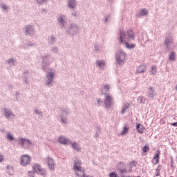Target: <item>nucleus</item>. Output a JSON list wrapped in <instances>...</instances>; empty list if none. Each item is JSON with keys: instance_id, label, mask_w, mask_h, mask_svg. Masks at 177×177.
Listing matches in <instances>:
<instances>
[{"instance_id": "45", "label": "nucleus", "mask_w": 177, "mask_h": 177, "mask_svg": "<svg viewBox=\"0 0 177 177\" xmlns=\"http://www.w3.org/2000/svg\"><path fill=\"white\" fill-rule=\"evenodd\" d=\"M49 39H50L49 44H53V43L56 42V37H55V36H53V35L50 36Z\"/></svg>"}, {"instance_id": "22", "label": "nucleus", "mask_w": 177, "mask_h": 177, "mask_svg": "<svg viewBox=\"0 0 177 177\" xmlns=\"http://www.w3.org/2000/svg\"><path fill=\"white\" fill-rule=\"evenodd\" d=\"M146 71H147V66L145 64L138 66L136 69V73L138 74H143V73H146Z\"/></svg>"}, {"instance_id": "20", "label": "nucleus", "mask_w": 177, "mask_h": 177, "mask_svg": "<svg viewBox=\"0 0 177 177\" xmlns=\"http://www.w3.org/2000/svg\"><path fill=\"white\" fill-rule=\"evenodd\" d=\"M111 88V86L110 84H105L102 86L100 91L102 95H104V96H106V95H110V93H107L110 92Z\"/></svg>"}, {"instance_id": "31", "label": "nucleus", "mask_w": 177, "mask_h": 177, "mask_svg": "<svg viewBox=\"0 0 177 177\" xmlns=\"http://www.w3.org/2000/svg\"><path fill=\"white\" fill-rule=\"evenodd\" d=\"M6 63L10 66H15V64H16V60L13 58H10L6 61Z\"/></svg>"}, {"instance_id": "34", "label": "nucleus", "mask_w": 177, "mask_h": 177, "mask_svg": "<svg viewBox=\"0 0 177 177\" xmlns=\"http://www.w3.org/2000/svg\"><path fill=\"white\" fill-rule=\"evenodd\" d=\"M0 8H1L2 12H9V6H8V5H6L5 3H1L0 5Z\"/></svg>"}, {"instance_id": "49", "label": "nucleus", "mask_w": 177, "mask_h": 177, "mask_svg": "<svg viewBox=\"0 0 177 177\" xmlns=\"http://www.w3.org/2000/svg\"><path fill=\"white\" fill-rule=\"evenodd\" d=\"M94 50H95V52H100V49L99 48V46L95 45V46H94Z\"/></svg>"}, {"instance_id": "37", "label": "nucleus", "mask_w": 177, "mask_h": 177, "mask_svg": "<svg viewBox=\"0 0 177 177\" xmlns=\"http://www.w3.org/2000/svg\"><path fill=\"white\" fill-rule=\"evenodd\" d=\"M35 2L38 6H42L45 2H48V0H35Z\"/></svg>"}, {"instance_id": "42", "label": "nucleus", "mask_w": 177, "mask_h": 177, "mask_svg": "<svg viewBox=\"0 0 177 177\" xmlns=\"http://www.w3.org/2000/svg\"><path fill=\"white\" fill-rule=\"evenodd\" d=\"M169 60H171V62L175 61V53L171 52L169 55Z\"/></svg>"}, {"instance_id": "3", "label": "nucleus", "mask_w": 177, "mask_h": 177, "mask_svg": "<svg viewBox=\"0 0 177 177\" xmlns=\"http://www.w3.org/2000/svg\"><path fill=\"white\" fill-rule=\"evenodd\" d=\"M82 162L80 159H75L74 160L73 171L75 172V176L84 177V172L85 170L82 169Z\"/></svg>"}, {"instance_id": "2", "label": "nucleus", "mask_w": 177, "mask_h": 177, "mask_svg": "<svg viewBox=\"0 0 177 177\" xmlns=\"http://www.w3.org/2000/svg\"><path fill=\"white\" fill-rule=\"evenodd\" d=\"M41 59V68L45 71L49 68L50 64H52L55 57H52L49 54L41 55L39 57Z\"/></svg>"}, {"instance_id": "47", "label": "nucleus", "mask_w": 177, "mask_h": 177, "mask_svg": "<svg viewBox=\"0 0 177 177\" xmlns=\"http://www.w3.org/2000/svg\"><path fill=\"white\" fill-rule=\"evenodd\" d=\"M160 171H161V169L160 167H158L156 169V176H160Z\"/></svg>"}, {"instance_id": "24", "label": "nucleus", "mask_w": 177, "mask_h": 177, "mask_svg": "<svg viewBox=\"0 0 177 177\" xmlns=\"http://www.w3.org/2000/svg\"><path fill=\"white\" fill-rule=\"evenodd\" d=\"M6 171L8 174V175H13V174H15V168L12 165L6 166Z\"/></svg>"}, {"instance_id": "35", "label": "nucleus", "mask_w": 177, "mask_h": 177, "mask_svg": "<svg viewBox=\"0 0 177 177\" xmlns=\"http://www.w3.org/2000/svg\"><path fill=\"white\" fill-rule=\"evenodd\" d=\"M110 20H111V15H107L104 16L103 22L104 23V24H108Z\"/></svg>"}, {"instance_id": "39", "label": "nucleus", "mask_w": 177, "mask_h": 177, "mask_svg": "<svg viewBox=\"0 0 177 177\" xmlns=\"http://www.w3.org/2000/svg\"><path fill=\"white\" fill-rule=\"evenodd\" d=\"M120 176L127 177V176H128V175H127V174H128V170H127L125 169H120Z\"/></svg>"}, {"instance_id": "26", "label": "nucleus", "mask_w": 177, "mask_h": 177, "mask_svg": "<svg viewBox=\"0 0 177 177\" xmlns=\"http://www.w3.org/2000/svg\"><path fill=\"white\" fill-rule=\"evenodd\" d=\"M6 138H7L10 142H13L15 140V137L13 136V133L9 131L6 132Z\"/></svg>"}, {"instance_id": "19", "label": "nucleus", "mask_w": 177, "mask_h": 177, "mask_svg": "<svg viewBox=\"0 0 177 177\" xmlns=\"http://www.w3.org/2000/svg\"><path fill=\"white\" fill-rule=\"evenodd\" d=\"M165 44L169 50H172L175 48L172 37H167Z\"/></svg>"}, {"instance_id": "36", "label": "nucleus", "mask_w": 177, "mask_h": 177, "mask_svg": "<svg viewBox=\"0 0 177 177\" xmlns=\"http://www.w3.org/2000/svg\"><path fill=\"white\" fill-rule=\"evenodd\" d=\"M102 104H103V101H102L101 98H96L95 102L94 103L95 106H96L97 107H99L102 106Z\"/></svg>"}, {"instance_id": "14", "label": "nucleus", "mask_w": 177, "mask_h": 177, "mask_svg": "<svg viewBox=\"0 0 177 177\" xmlns=\"http://www.w3.org/2000/svg\"><path fill=\"white\" fill-rule=\"evenodd\" d=\"M57 24L59 26L60 28H66V26H67V18L65 15H60L57 18Z\"/></svg>"}, {"instance_id": "48", "label": "nucleus", "mask_w": 177, "mask_h": 177, "mask_svg": "<svg viewBox=\"0 0 177 177\" xmlns=\"http://www.w3.org/2000/svg\"><path fill=\"white\" fill-rule=\"evenodd\" d=\"M3 161H5V156L0 153V162H2Z\"/></svg>"}, {"instance_id": "4", "label": "nucleus", "mask_w": 177, "mask_h": 177, "mask_svg": "<svg viewBox=\"0 0 177 177\" xmlns=\"http://www.w3.org/2000/svg\"><path fill=\"white\" fill-rule=\"evenodd\" d=\"M56 77V72L55 71H49L46 74L44 78V85L45 86H48L50 88V86H53V81H55V78Z\"/></svg>"}, {"instance_id": "50", "label": "nucleus", "mask_w": 177, "mask_h": 177, "mask_svg": "<svg viewBox=\"0 0 177 177\" xmlns=\"http://www.w3.org/2000/svg\"><path fill=\"white\" fill-rule=\"evenodd\" d=\"M34 174H35L34 171H29L28 172V176L29 177H34Z\"/></svg>"}, {"instance_id": "32", "label": "nucleus", "mask_w": 177, "mask_h": 177, "mask_svg": "<svg viewBox=\"0 0 177 177\" xmlns=\"http://www.w3.org/2000/svg\"><path fill=\"white\" fill-rule=\"evenodd\" d=\"M29 46H34V43H32L31 41H25L24 43V49H27V48H29Z\"/></svg>"}, {"instance_id": "11", "label": "nucleus", "mask_w": 177, "mask_h": 177, "mask_svg": "<svg viewBox=\"0 0 177 177\" xmlns=\"http://www.w3.org/2000/svg\"><path fill=\"white\" fill-rule=\"evenodd\" d=\"M113 95L110 94H106L104 95V109H108L110 110L111 109V106H113Z\"/></svg>"}, {"instance_id": "21", "label": "nucleus", "mask_w": 177, "mask_h": 177, "mask_svg": "<svg viewBox=\"0 0 177 177\" xmlns=\"http://www.w3.org/2000/svg\"><path fill=\"white\" fill-rule=\"evenodd\" d=\"M58 142L60 143V145H70V143H71V140L67 139L65 136H60L58 138Z\"/></svg>"}, {"instance_id": "23", "label": "nucleus", "mask_w": 177, "mask_h": 177, "mask_svg": "<svg viewBox=\"0 0 177 177\" xmlns=\"http://www.w3.org/2000/svg\"><path fill=\"white\" fill-rule=\"evenodd\" d=\"M69 145H71L73 149L75 150V151H80L81 150V147L80 146V145L77 144V142H73L71 140V143H69Z\"/></svg>"}, {"instance_id": "38", "label": "nucleus", "mask_w": 177, "mask_h": 177, "mask_svg": "<svg viewBox=\"0 0 177 177\" xmlns=\"http://www.w3.org/2000/svg\"><path fill=\"white\" fill-rule=\"evenodd\" d=\"M13 97H15V100L16 102H19L20 100V93L19 91H15L14 94H12Z\"/></svg>"}, {"instance_id": "18", "label": "nucleus", "mask_w": 177, "mask_h": 177, "mask_svg": "<svg viewBox=\"0 0 177 177\" xmlns=\"http://www.w3.org/2000/svg\"><path fill=\"white\" fill-rule=\"evenodd\" d=\"M67 6L68 9L75 10L78 6V1H77V0H68Z\"/></svg>"}, {"instance_id": "12", "label": "nucleus", "mask_w": 177, "mask_h": 177, "mask_svg": "<svg viewBox=\"0 0 177 177\" xmlns=\"http://www.w3.org/2000/svg\"><path fill=\"white\" fill-rule=\"evenodd\" d=\"M22 31L25 35H34L35 34V28L32 24L25 25L22 29Z\"/></svg>"}, {"instance_id": "5", "label": "nucleus", "mask_w": 177, "mask_h": 177, "mask_svg": "<svg viewBox=\"0 0 177 177\" xmlns=\"http://www.w3.org/2000/svg\"><path fill=\"white\" fill-rule=\"evenodd\" d=\"M16 142H17V144L20 147H22V149H28L32 146V141L28 138H23L22 136L18 137Z\"/></svg>"}, {"instance_id": "30", "label": "nucleus", "mask_w": 177, "mask_h": 177, "mask_svg": "<svg viewBox=\"0 0 177 177\" xmlns=\"http://www.w3.org/2000/svg\"><path fill=\"white\" fill-rule=\"evenodd\" d=\"M129 129V127H128L127 124H124V127L122 128V130L120 133V135L122 136V135H125V133H128V130Z\"/></svg>"}, {"instance_id": "16", "label": "nucleus", "mask_w": 177, "mask_h": 177, "mask_svg": "<svg viewBox=\"0 0 177 177\" xmlns=\"http://www.w3.org/2000/svg\"><path fill=\"white\" fill-rule=\"evenodd\" d=\"M157 96V93L156 92V90L154 89V87H149L148 88L147 91V97L148 99H151L153 100L154 97Z\"/></svg>"}, {"instance_id": "52", "label": "nucleus", "mask_w": 177, "mask_h": 177, "mask_svg": "<svg viewBox=\"0 0 177 177\" xmlns=\"http://www.w3.org/2000/svg\"><path fill=\"white\" fill-rule=\"evenodd\" d=\"M109 177H117V174L115 173L109 174Z\"/></svg>"}, {"instance_id": "29", "label": "nucleus", "mask_w": 177, "mask_h": 177, "mask_svg": "<svg viewBox=\"0 0 177 177\" xmlns=\"http://www.w3.org/2000/svg\"><path fill=\"white\" fill-rule=\"evenodd\" d=\"M129 107H131V104L126 102L124 104L122 109L121 111V113L124 114V113H125L127 111V110H128V109H129Z\"/></svg>"}, {"instance_id": "46", "label": "nucleus", "mask_w": 177, "mask_h": 177, "mask_svg": "<svg viewBox=\"0 0 177 177\" xmlns=\"http://www.w3.org/2000/svg\"><path fill=\"white\" fill-rule=\"evenodd\" d=\"M149 150H150V148L149 147V146L145 145L143 149H142V151L144 153H147V151H149Z\"/></svg>"}, {"instance_id": "51", "label": "nucleus", "mask_w": 177, "mask_h": 177, "mask_svg": "<svg viewBox=\"0 0 177 177\" xmlns=\"http://www.w3.org/2000/svg\"><path fill=\"white\" fill-rule=\"evenodd\" d=\"M100 130H99L98 131H97L94 136L95 138H99V135H100Z\"/></svg>"}, {"instance_id": "7", "label": "nucleus", "mask_w": 177, "mask_h": 177, "mask_svg": "<svg viewBox=\"0 0 177 177\" xmlns=\"http://www.w3.org/2000/svg\"><path fill=\"white\" fill-rule=\"evenodd\" d=\"M115 60L116 64L121 66V64H124L125 62H127V53L122 51V50H119L115 55Z\"/></svg>"}, {"instance_id": "27", "label": "nucleus", "mask_w": 177, "mask_h": 177, "mask_svg": "<svg viewBox=\"0 0 177 177\" xmlns=\"http://www.w3.org/2000/svg\"><path fill=\"white\" fill-rule=\"evenodd\" d=\"M147 15H149V10L144 8L140 11L138 16V17H142V16H147Z\"/></svg>"}, {"instance_id": "9", "label": "nucleus", "mask_w": 177, "mask_h": 177, "mask_svg": "<svg viewBox=\"0 0 177 177\" xmlns=\"http://www.w3.org/2000/svg\"><path fill=\"white\" fill-rule=\"evenodd\" d=\"M32 169L35 174H38V175H41V176L46 177L48 175L46 169L41 168L39 164L35 163L32 166Z\"/></svg>"}, {"instance_id": "33", "label": "nucleus", "mask_w": 177, "mask_h": 177, "mask_svg": "<svg viewBox=\"0 0 177 177\" xmlns=\"http://www.w3.org/2000/svg\"><path fill=\"white\" fill-rule=\"evenodd\" d=\"M136 129L140 133H143V132L145 131V127H143L142 124H138Z\"/></svg>"}, {"instance_id": "54", "label": "nucleus", "mask_w": 177, "mask_h": 177, "mask_svg": "<svg viewBox=\"0 0 177 177\" xmlns=\"http://www.w3.org/2000/svg\"><path fill=\"white\" fill-rule=\"evenodd\" d=\"M170 177H174V176H170Z\"/></svg>"}, {"instance_id": "53", "label": "nucleus", "mask_w": 177, "mask_h": 177, "mask_svg": "<svg viewBox=\"0 0 177 177\" xmlns=\"http://www.w3.org/2000/svg\"><path fill=\"white\" fill-rule=\"evenodd\" d=\"M171 125H172V127H177V122L171 123Z\"/></svg>"}, {"instance_id": "10", "label": "nucleus", "mask_w": 177, "mask_h": 177, "mask_svg": "<svg viewBox=\"0 0 177 177\" xmlns=\"http://www.w3.org/2000/svg\"><path fill=\"white\" fill-rule=\"evenodd\" d=\"M70 114V111L66 109H63L61 111L60 115L58 117V121L60 122L61 124H68V120H67V115Z\"/></svg>"}, {"instance_id": "17", "label": "nucleus", "mask_w": 177, "mask_h": 177, "mask_svg": "<svg viewBox=\"0 0 177 177\" xmlns=\"http://www.w3.org/2000/svg\"><path fill=\"white\" fill-rule=\"evenodd\" d=\"M95 66L101 71H104L106 68V61L104 59H98L95 62Z\"/></svg>"}, {"instance_id": "43", "label": "nucleus", "mask_w": 177, "mask_h": 177, "mask_svg": "<svg viewBox=\"0 0 177 177\" xmlns=\"http://www.w3.org/2000/svg\"><path fill=\"white\" fill-rule=\"evenodd\" d=\"M158 158H159V155L158 153H156L154 157H153V162L155 165H156V164H158Z\"/></svg>"}, {"instance_id": "44", "label": "nucleus", "mask_w": 177, "mask_h": 177, "mask_svg": "<svg viewBox=\"0 0 177 177\" xmlns=\"http://www.w3.org/2000/svg\"><path fill=\"white\" fill-rule=\"evenodd\" d=\"M33 114H37L38 115H42V114H44V113L42 112V111H41L38 109H35L33 111Z\"/></svg>"}, {"instance_id": "25", "label": "nucleus", "mask_w": 177, "mask_h": 177, "mask_svg": "<svg viewBox=\"0 0 177 177\" xmlns=\"http://www.w3.org/2000/svg\"><path fill=\"white\" fill-rule=\"evenodd\" d=\"M28 75L29 73L28 72H25L24 73V76H23V83L24 84H30V81L28 80Z\"/></svg>"}, {"instance_id": "13", "label": "nucleus", "mask_w": 177, "mask_h": 177, "mask_svg": "<svg viewBox=\"0 0 177 177\" xmlns=\"http://www.w3.org/2000/svg\"><path fill=\"white\" fill-rule=\"evenodd\" d=\"M20 164L22 167H27L31 164V158L27 154H23L19 158Z\"/></svg>"}, {"instance_id": "6", "label": "nucleus", "mask_w": 177, "mask_h": 177, "mask_svg": "<svg viewBox=\"0 0 177 177\" xmlns=\"http://www.w3.org/2000/svg\"><path fill=\"white\" fill-rule=\"evenodd\" d=\"M1 113L6 120H13L16 118V114L10 108L3 107L1 109Z\"/></svg>"}, {"instance_id": "28", "label": "nucleus", "mask_w": 177, "mask_h": 177, "mask_svg": "<svg viewBox=\"0 0 177 177\" xmlns=\"http://www.w3.org/2000/svg\"><path fill=\"white\" fill-rule=\"evenodd\" d=\"M138 103H140L141 104H145V103H146L147 98H146V97L143 96V95H140V97H138V98L137 99Z\"/></svg>"}, {"instance_id": "15", "label": "nucleus", "mask_w": 177, "mask_h": 177, "mask_svg": "<svg viewBox=\"0 0 177 177\" xmlns=\"http://www.w3.org/2000/svg\"><path fill=\"white\" fill-rule=\"evenodd\" d=\"M45 161L46 164H48V167L50 171H53L55 169V167H56V162H55V160L48 156L47 158H45Z\"/></svg>"}, {"instance_id": "1", "label": "nucleus", "mask_w": 177, "mask_h": 177, "mask_svg": "<svg viewBox=\"0 0 177 177\" xmlns=\"http://www.w3.org/2000/svg\"><path fill=\"white\" fill-rule=\"evenodd\" d=\"M118 39L120 45H124L126 49L132 50L136 48V44L133 42L136 39V34L133 30L129 29L125 30L124 28H120L118 34Z\"/></svg>"}, {"instance_id": "41", "label": "nucleus", "mask_w": 177, "mask_h": 177, "mask_svg": "<svg viewBox=\"0 0 177 177\" xmlns=\"http://www.w3.org/2000/svg\"><path fill=\"white\" fill-rule=\"evenodd\" d=\"M151 73L152 75H156L157 74V66H152Z\"/></svg>"}, {"instance_id": "40", "label": "nucleus", "mask_w": 177, "mask_h": 177, "mask_svg": "<svg viewBox=\"0 0 177 177\" xmlns=\"http://www.w3.org/2000/svg\"><path fill=\"white\" fill-rule=\"evenodd\" d=\"M50 52H52V53H59V47L57 46H53L50 48Z\"/></svg>"}, {"instance_id": "8", "label": "nucleus", "mask_w": 177, "mask_h": 177, "mask_svg": "<svg viewBox=\"0 0 177 177\" xmlns=\"http://www.w3.org/2000/svg\"><path fill=\"white\" fill-rule=\"evenodd\" d=\"M66 31L68 35L74 37V35H77L80 32V27L77 24H70Z\"/></svg>"}]
</instances>
